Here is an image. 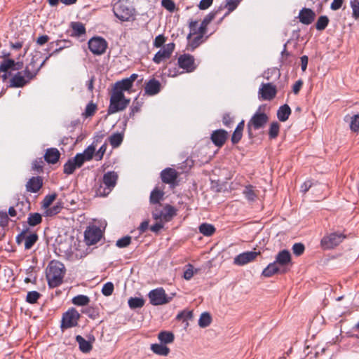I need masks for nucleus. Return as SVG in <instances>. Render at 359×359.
Here are the masks:
<instances>
[{"label": "nucleus", "instance_id": "obj_1", "mask_svg": "<svg viewBox=\"0 0 359 359\" xmlns=\"http://www.w3.org/2000/svg\"><path fill=\"white\" fill-rule=\"evenodd\" d=\"M65 274L64 264L56 260L51 261L46 269V278L49 287H56L62 283Z\"/></svg>", "mask_w": 359, "mask_h": 359}, {"label": "nucleus", "instance_id": "obj_2", "mask_svg": "<svg viewBox=\"0 0 359 359\" xmlns=\"http://www.w3.org/2000/svg\"><path fill=\"white\" fill-rule=\"evenodd\" d=\"M114 15L122 22L133 20L135 9L128 0H118L113 6Z\"/></svg>", "mask_w": 359, "mask_h": 359}, {"label": "nucleus", "instance_id": "obj_3", "mask_svg": "<svg viewBox=\"0 0 359 359\" xmlns=\"http://www.w3.org/2000/svg\"><path fill=\"white\" fill-rule=\"evenodd\" d=\"M118 180V175L114 171H109L104 174L102 183L96 187L95 193L99 196H107L114 188Z\"/></svg>", "mask_w": 359, "mask_h": 359}, {"label": "nucleus", "instance_id": "obj_4", "mask_svg": "<svg viewBox=\"0 0 359 359\" xmlns=\"http://www.w3.org/2000/svg\"><path fill=\"white\" fill-rule=\"evenodd\" d=\"M130 99H127L123 92L111 91L110 103L107 109L108 114H115L124 110L130 103Z\"/></svg>", "mask_w": 359, "mask_h": 359}, {"label": "nucleus", "instance_id": "obj_5", "mask_svg": "<svg viewBox=\"0 0 359 359\" xmlns=\"http://www.w3.org/2000/svg\"><path fill=\"white\" fill-rule=\"evenodd\" d=\"M259 110L255 113L247 124V128L250 136H252V129L259 130L263 128L269 121L268 116L264 112H259Z\"/></svg>", "mask_w": 359, "mask_h": 359}, {"label": "nucleus", "instance_id": "obj_6", "mask_svg": "<svg viewBox=\"0 0 359 359\" xmlns=\"http://www.w3.org/2000/svg\"><path fill=\"white\" fill-rule=\"evenodd\" d=\"M80 317V313L74 308L69 309L62 315L61 328L64 330L76 327Z\"/></svg>", "mask_w": 359, "mask_h": 359}, {"label": "nucleus", "instance_id": "obj_7", "mask_svg": "<svg viewBox=\"0 0 359 359\" xmlns=\"http://www.w3.org/2000/svg\"><path fill=\"white\" fill-rule=\"evenodd\" d=\"M148 297L150 303L154 306L165 304L171 300V297L167 296L164 289L162 287L151 290L148 294Z\"/></svg>", "mask_w": 359, "mask_h": 359}, {"label": "nucleus", "instance_id": "obj_8", "mask_svg": "<svg viewBox=\"0 0 359 359\" xmlns=\"http://www.w3.org/2000/svg\"><path fill=\"white\" fill-rule=\"evenodd\" d=\"M345 238L341 233H331L322 238L320 244L325 250L332 249L341 243Z\"/></svg>", "mask_w": 359, "mask_h": 359}, {"label": "nucleus", "instance_id": "obj_9", "mask_svg": "<svg viewBox=\"0 0 359 359\" xmlns=\"http://www.w3.org/2000/svg\"><path fill=\"white\" fill-rule=\"evenodd\" d=\"M100 229L96 226H88L84 232V241L87 245L97 243L102 237Z\"/></svg>", "mask_w": 359, "mask_h": 359}, {"label": "nucleus", "instance_id": "obj_10", "mask_svg": "<svg viewBox=\"0 0 359 359\" xmlns=\"http://www.w3.org/2000/svg\"><path fill=\"white\" fill-rule=\"evenodd\" d=\"M107 43L102 37H93L88 41L89 50L95 55H102L106 50Z\"/></svg>", "mask_w": 359, "mask_h": 359}, {"label": "nucleus", "instance_id": "obj_11", "mask_svg": "<svg viewBox=\"0 0 359 359\" xmlns=\"http://www.w3.org/2000/svg\"><path fill=\"white\" fill-rule=\"evenodd\" d=\"M175 43H169L160 49L153 57V62L156 64H160L161 62L170 58L175 50Z\"/></svg>", "mask_w": 359, "mask_h": 359}, {"label": "nucleus", "instance_id": "obj_12", "mask_svg": "<svg viewBox=\"0 0 359 359\" xmlns=\"http://www.w3.org/2000/svg\"><path fill=\"white\" fill-rule=\"evenodd\" d=\"M177 63L179 67L184 69L187 72H192L196 69L195 59L194 56L189 54L181 55L178 57Z\"/></svg>", "mask_w": 359, "mask_h": 359}, {"label": "nucleus", "instance_id": "obj_13", "mask_svg": "<svg viewBox=\"0 0 359 359\" xmlns=\"http://www.w3.org/2000/svg\"><path fill=\"white\" fill-rule=\"evenodd\" d=\"M259 255H260V252L247 251L242 252L234 257L233 264L237 266L245 265L254 261Z\"/></svg>", "mask_w": 359, "mask_h": 359}, {"label": "nucleus", "instance_id": "obj_14", "mask_svg": "<svg viewBox=\"0 0 359 359\" xmlns=\"http://www.w3.org/2000/svg\"><path fill=\"white\" fill-rule=\"evenodd\" d=\"M276 92V86L271 83H262L259 89V94L264 100H272L275 97Z\"/></svg>", "mask_w": 359, "mask_h": 359}, {"label": "nucleus", "instance_id": "obj_15", "mask_svg": "<svg viewBox=\"0 0 359 359\" xmlns=\"http://www.w3.org/2000/svg\"><path fill=\"white\" fill-rule=\"evenodd\" d=\"M82 165L81 158H79L78 156H75L74 158H69L65 163L63 172L65 174L71 175L76 169L81 168Z\"/></svg>", "mask_w": 359, "mask_h": 359}, {"label": "nucleus", "instance_id": "obj_16", "mask_svg": "<svg viewBox=\"0 0 359 359\" xmlns=\"http://www.w3.org/2000/svg\"><path fill=\"white\" fill-rule=\"evenodd\" d=\"M228 137V133L223 130L219 129L212 132L211 135V140L217 147H222L225 143Z\"/></svg>", "mask_w": 359, "mask_h": 359}, {"label": "nucleus", "instance_id": "obj_17", "mask_svg": "<svg viewBox=\"0 0 359 359\" xmlns=\"http://www.w3.org/2000/svg\"><path fill=\"white\" fill-rule=\"evenodd\" d=\"M274 262L280 268L285 267L291 263V254L287 250L280 251L276 256Z\"/></svg>", "mask_w": 359, "mask_h": 359}, {"label": "nucleus", "instance_id": "obj_18", "mask_svg": "<svg viewBox=\"0 0 359 359\" xmlns=\"http://www.w3.org/2000/svg\"><path fill=\"white\" fill-rule=\"evenodd\" d=\"M177 172L171 168H167L161 172V178L165 184H172L177 178Z\"/></svg>", "mask_w": 359, "mask_h": 359}, {"label": "nucleus", "instance_id": "obj_19", "mask_svg": "<svg viewBox=\"0 0 359 359\" xmlns=\"http://www.w3.org/2000/svg\"><path fill=\"white\" fill-rule=\"evenodd\" d=\"M316 14L310 8H302L299 14V21L304 25H310L315 19Z\"/></svg>", "mask_w": 359, "mask_h": 359}, {"label": "nucleus", "instance_id": "obj_20", "mask_svg": "<svg viewBox=\"0 0 359 359\" xmlns=\"http://www.w3.org/2000/svg\"><path fill=\"white\" fill-rule=\"evenodd\" d=\"M161 90V83L160 82L155 79H152L149 80L145 85L144 91L149 95H155L158 94Z\"/></svg>", "mask_w": 359, "mask_h": 359}, {"label": "nucleus", "instance_id": "obj_21", "mask_svg": "<svg viewBox=\"0 0 359 359\" xmlns=\"http://www.w3.org/2000/svg\"><path fill=\"white\" fill-rule=\"evenodd\" d=\"M42 184L43 181L41 177H32L27 182L26 189L28 191L36 193L41 188Z\"/></svg>", "mask_w": 359, "mask_h": 359}, {"label": "nucleus", "instance_id": "obj_22", "mask_svg": "<svg viewBox=\"0 0 359 359\" xmlns=\"http://www.w3.org/2000/svg\"><path fill=\"white\" fill-rule=\"evenodd\" d=\"M29 81L22 74V72H18L11 79L10 87L21 88L25 86Z\"/></svg>", "mask_w": 359, "mask_h": 359}, {"label": "nucleus", "instance_id": "obj_23", "mask_svg": "<svg viewBox=\"0 0 359 359\" xmlns=\"http://www.w3.org/2000/svg\"><path fill=\"white\" fill-rule=\"evenodd\" d=\"M286 270L281 269L274 262L269 264L262 271V276L264 277H271L276 273H285Z\"/></svg>", "mask_w": 359, "mask_h": 359}, {"label": "nucleus", "instance_id": "obj_24", "mask_svg": "<svg viewBox=\"0 0 359 359\" xmlns=\"http://www.w3.org/2000/svg\"><path fill=\"white\" fill-rule=\"evenodd\" d=\"M60 156V153L56 148L47 149L44 154V159L46 162L51 164L56 163Z\"/></svg>", "mask_w": 359, "mask_h": 359}, {"label": "nucleus", "instance_id": "obj_25", "mask_svg": "<svg viewBox=\"0 0 359 359\" xmlns=\"http://www.w3.org/2000/svg\"><path fill=\"white\" fill-rule=\"evenodd\" d=\"M95 151V147L93 144L89 145L82 153L77 154L79 158H81L82 163L88 161L93 158V154Z\"/></svg>", "mask_w": 359, "mask_h": 359}, {"label": "nucleus", "instance_id": "obj_26", "mask_svg": "<svg viewBox=\"0 0 359 359\" xmlns=\"http://www.w3.org/2000/svg\"><path fill=\"white\" fill-rule=\"evenodd\" d=\"M76 341L79 344V349L83 353H89L92 348L93 346L89 341L86 340L81 335H77L76 337Z\"/></svg>", "mask_w": 359, "mask_h": 359}, {"label": "nucleus", "instance_id": "obj_27", "mask_svg": "<svg viewBox=\"0 0 359 359\" xmlns=\"http://www.w3.org/2000/svg\"><path fill=\"white\" fill-rule=\"evenodd\" d=\"M291 114V109L287 104H283L277 111V117L281 122L286 121Z\"/></svg>", "mask_w": 359, "mask_h": 359}, {"label": "nucleus", "instance_id": "obj_28", "mask_svg": "<svg viewBox=\"0 0 359 359\" xmlns=\"http://www.w3.org/2000/svg\"><path fill=\"white\" fill-rule=\"evenodd\" d=\"M133 87V85L126 78L121 81H118L115 83L112 90L118 92H124L129 90Z\"/></svg>", "mask_w": 359, "mask_h": 359}, {"label": "nucleus", "instance_id": "obj_29", "mask_svg": "<svg viewBox=\"0 0 359 359\" xmlns=\"http://www.w3.org/2000/svg\"><path fill=\"white\" fill-rule=\"evenodd\" d=\"M50 57V55L47 56L41 62L40 65H39V59L40 57V53H36L34 55H32V59L28 64V65L31 66L32 67V70L34 71H39V69L43 66L45 62L47 61V60Z\"/></svg>", "mask_w": 359, "mask_h": 359}, {"label": "nucleus", "instance_id": "obj_30", "mask_svg": "<svg viewBox=\"0 0 359 359\" xmlns=\"http://www.w3.org/2000/svg\"><path fill=\"white\" fill-rule=\"evenodd\" d=\"M344 121H349V126L352 131L357 132L359 130V114L347 115L345 116Z\"/></svg>", "mask_w": 359, "mask_h": 359}, {"label": "nucleus", "instance_id": "obj_31", "mask_svg": "<svg viewBox=\"0 0 359 359\" xmlns=\"http://www.w3.org/2000/svg\"><path fill=\"white\" fill-rule=\"evenodd\" d=\"M151 351L159 355L166 356L170 353V348L162 344H154L151 346Z\"/></svg>", "mask_w": 359, "mask_h": 359}, {"label": "nucleus", "instance_id": "obj_32", "mask_svg": "<svg viewBox=\"0 0 359 359\" xmlns=\"http://www.w3.org/2000/svg\"><path fill=\"white\" fill-rule=\"evenodd\" d=\"M69 43H70V41H61V40H58L55 42L50 43L48 45V46H49L48 49H52L54 47V45H55L57 46V48L49 55L52 56L53 55L59 53L63 48L68 47L69 46L68 44H69Z\"/></svg>", "mask_w": 359, "mask_h": 359}, {"label": "nucleus", "instance_id": "obj_33", "mask_svg": "<svg viewBox=\"0 0 359 359\" xmlns=\"http://www.w3.org/2000/svg\"><path fill=\"white\" fill-rule=\"evenodd\" d=\"M176 215V210L170 205H166L163 208L162 219L168 222Z\"/></svg>", "mask_w": 359, "mask_h": 359}, {"label": "nucleus", "instance_id": "obj_34", "mask_svg": "<svg viewBox=\"0 0 359 359\" xmlns=\"http://www.w3.org/2000/svg\"><path fill=\"white\" fill-rule=\"evenodd\" d=\"M199 232L205 236H211L216 231L212 224L203 223L199 226Z\"/></svg>", "mask_w": 359, "mask_h": 359}, {"label": "nucleus", "instance_id": "obj_35", "mask_svg": "<svg viewBox=\"0 0 359 359\" xmlns=\"http://www.w3.org/2000/svg\"><path fill=\"white\" fill-rule=\"evenodd\" d=\"M71 27L73 31V34L76 36H81L86 33L85 26L80 22H72Z\"/></svg>", "mask_w": 359, "mask_h": 359}, {"label": "nucleus", "instance_id": "obj_36", "mask_svg": "<svg viewBox=\"0 0 359 359\" xmlns=\"http://www.w3.org/2000/svg\"><path fill=\"white\" fill-rule=\"evenodd\" d=\"M158 339L161 343L166 344L172 343L174 341L175 337L171 332L163 331L159 332Z\"/></svg>", "mask_w": 359, "mask_h": 359}, {"label": "nucleus", "instance_id": "obj_37", "mask_svg": "<svg viewBox=\"0 0 359 359\" xmlns=\"http://www.w3.org/2000/svg\"><path fill=\"white\" fill-rule=\"evenodd\" d=\"M39 236L36 233H32L29 235L26 234L25 240V248L26 250L31 249L35 243L38 241Z\"/></svg>", "mask_w": 359, "mask_h": 359}, {"label": "nucleus", "instance_id": "obj_38", "mask_svg": "<svg viewBox=\"0 0 359 359\" xmlns=\"http://www.w3.org/2000/svg\"><path fill=\"white\" fill-rule=\"evenodd\" d=\"M164 195L163 191L154 189L150 194L149 201L152 204L159 203L160 201L163 198Z\"/></svg>", "mask_w": 359, "mask_h": 359}, {"label": "nucleus", "instance_id": "obj_39", "mask_svg": "<svg viewBox=\"0 0 359 359\" xmlns=\"http://www.w3.org/2000/svg\"><path fill=\"white\" fill-rule=\"evenodd\" d=\"M72 303L76 306H86L90 302V298L83 294H79L74 297L72 300Z\"/></svg>", "mask_w": 359, "mask_h": 359}, {"label": "nucleus", "instance_id": "obj_40", "mask_svg": "<svg viewBox=\"0 0 359 359\" xmlns=\"http://www.w3.org/2000/svg\"><path fill=\"white\" fill-rule=\"evenodd\" d=\"M128 303L130 309H135L142 308L144 304V300L140 297H130Z\"/></svg>", "mask_w": 359, "mask_h": 359}, {"label": "nucleus", "instance_id": "obj_41", "mask_svg": "<svg viewBox=\"0 0 359 359\" xmlns=\"http://www.w3.org/2000/svg\"><path fill=\"white\" fill-rule=\"evenodd\" d=\"M109 143L112 147L116 148L120 146L123 140V135L119 133L113 134L109 137Z\"/></svg>", "mask_w": 359, "mask_h": 359}, {"label": "nucleus", "instance_id": "obj_42", "mask_svg": "<svg viewBox=\"0 0 359 359\" xmlns=\"http://www.w3.org/2000/svg\"><path fill=\"white\" fill-rule=\"evenodd\" d=\"M42 222V217L39 213H30L27 218V223L31 226L39 224Z\"/></svg>", "mask_w": 359, "mask_h": 359}, {"label": "nucleus", "instance_id": "obj_43", "mask_svg": "<svg viewBox=\"0 0 359 359\" xmlns=\"http://www.w3.org/2000/svg\"><path fill=\"white\" fill-rule=\"evenodd\" d=\"M211 320L212 318L210 315L207 312H204L200 316L198 320V325L201 327H206L211 323Z\"/></svg>", "mask_w": 359, "mask_h": 359}, {"label": "nucleus", "instance_id": "obj_44", "mask_svg": "<svg viewBox=\"0 0 359 359\" xmlns=\"http://www.w3.org/2000/svg\"><path fill=\"white\" fill-rule=\"evenodd\" d=\"M329 23V18L326 15H321L318 18L316 23V28L319 31L324 30Z\"/></svg>", "mask_w": 359, "mask_h": 359}, {"label": "nucleus", "instance_id": "obj_45", "mask_svg": "<svg viewBox=\"0 0 359 359\" xmlns=\"http://www.w3.org/2000/svg\"><path fill=\"white\" fill-rule=\"evenodd\" d=\"M82 313L87 315L90 318L95 319L99 316L98 310L94 307L88 306L81 310Z\"/></svg>", "mask_w": 359, "mask_h": 359}, {"label": "nucleus", "instance_id": "obj_46", "mask_svg": "<svg viewBox=\"0 0 359 359\" xmlns=\"http://www.w3.org/2000/svg\"><path fill=\"white\" fill-rule=\"evenodd\" d=\"M243 194L245 198L250 201H255L257 197V194L254 191V187L252 185L246 186L243 191Z\"/></svg>", "mask_w": 359, "mask_h": 359}, {"label": "nucleus", "instance_id": "obj_47", "mask_svg": "<svg viewBox=\"0 0 359 359\" xmlns=\"http://www.w3.org/2000/svg\"><path fill=\"white\" fill-rule=\"evenodd\" d=\"M15 62L12 59L3 60L0 64V71L6 72L9 69L14 70Z\"/></svg>", "mask_w": 359, "mask_h": 359}, {"label": "nucleus", "instance_id": "obj_48", "mask_svg": "<svg viewBox=\"0 0 359 359\" xmlns=\"http://www.w3.org/2000/svg\"><path fill=\"white\" fill-rule=\"evenodd\" d=\"M280 124L276 122H272L270 125L269 135L271 139H275L279 133Z\"/></svg>", "mask_w": 359, "mask_h": 359}, {"label": "nucleus", "instance_id": "obj_49", "mask_svg": "<svg viewBox=\"0 0 359 359\" xmlns=\"http://www.w3.org/2000/svg\"><path fill=\"white\" fill-rule=\"evenodd\" d=\"M140 111V105L137 102L135 104H133L130 107V111L128 115L123 116L125 125L130 118H133L134 115Z\"/></svg>", "mask_w": 359, "mask_h": 359}, {"label": "nucleus", "instance_id": "obj_50", "mask_svg": "<svg viewBox=\"0 0 359 359\" xmlns=\"http://www.w3.org/2000/svg\"><path fill=\"white\" fill-rule=\"evenodd\" d=\"M40 297L41 294L37 291H30L27 292L26 301L29 304H34L37 302Z\"/></svg>", "mask_w": 359, "mask_h": 359}, {"label": "nucleus", "instance_id": "obj_51", "mask_svg": "<svg viewBox=\"0 0 359 359\" xmlns=\"http://www.w3.org/2000/svg\"><path fill=\"white\" fill-rule=\"evenodd\" d=\"M197 271L198 269H194V266L189 264L187 266V269L184 272L183 277L184 279L189 280Z\"/></svg>", "mask_w": 359, "mask_h": 359}, {"label": "nucleus", "instance_id": "obj_52", "mask_svg": "<svg viewBox=\"0 0 359 359\" xmlns=\"http://www.w3.org/2000/svg\"><path fill=\"white\" fill-rule=\"evenodd\" d=\"M131 237L129 236H126L116 241V245L118 248H126L130 244Z\"/></svg>", "mask_w": 359, "mask_h": 359}, {"label": "nucleus", "instance_id": "obj_53", "mask_svg": "<svg viewBox=\"0 0 359 359\" xmlns=\"http://www.w3.org/2000/svg\"><path fill=\"white\" fill-rule=\"evenodd\" d=\"M62 209V203H57L55 205H53L51 208H49L46 210V215L48 216H53V215H57V213H59L61 211Z\"/></svg>", "mask_w": 359, "mask_h": 359}, {"label": "nucleus", "instance_id": "obj_54", "mask_svg": "<svg viewBox=\"0 0 359 359\" xmlns=\"http://www.w3.org/2000/svg\"><path fill=\"white\" fill-rule=\"evenodd\" d=\"M351 7L353 18L355 20L359 19V1L358 0L351 1Z\"/></svg>", "mask_w": 359, "mask_h": 359}, {"label": "nucleus", "instance_id": "obj_55", "mask_svg": "<svg viewBox=\"0 0 359 359\" xmlns=\"http://www.w3.org/2000/svg\"><path fill=\"white\" fill-rule=\"evenodd\" d=\"M114 284L111 282H107L104 284L102 288V293L104 296H110L114 292Z\"/></svg>", "mask_w": 359, "mask_h": 359}, {"label": "nucleus", "instance_id": "obj_56", "mask_svg": "<svg viewBox=\"0 0 359 359\" xmlns=\"http://www.w3.org/2000/svg\"><path fill=\"white\" fill-rule=\"evenodd\" d=\"M292 250L294 255L300 256L304 253L305 247L302 243H296L292 245Z\"/></svg>", "mask_w": 359, "mask_h": 359}, {"label": "nucleus", "instance_id": "obj_57", "mask_svg": "<svg viewBox=\"0 0 359 359\" xmlns=\"http://www.w3.org/2000/svg\"><path fill=\"white\" fill-rule=\"evenodd\" d=\"M39 71L32 70V67L29 65H27L25 69L22 72V74L28 79V81L32 80L37 74Z\"/></svg>", "mask_w": 359, "mask_h": 359}, {"label": "nucleus", "instance_id": "obj_58", "mask_svg": "<svg viewBox=\"0 0 359 359\" xmlns=\"http://www.w3.org/2000/svg\"><path fill=\"white\" fill-rule=\"evenodd\" d=\"M203 38V34H199L196 36L193 39L191 40V38L189 40V46L191 48V50H193L196 48H197L201 43V40Z\"/></svg>", "mask_w": 359, "mask_h": 359}, {"label": "nucleus", "instance_id": "obj_59", "mask_svg": "<svg viewBox=\"0 0 359 359\" xmlns=\"http://www.w3.org/2000/svg\"><path fill=\"white\" fill-rule=\"evenodd\" d=\"M161 6L169 12H173L175 9V4L172 0H162Z\"/></svg>", "mask_w": 359, "mask_h": 359}, {"label": "nucleus", "instance_id": "obj_60", "mask_svg": "<svg viewBox=\"0 0 359 359\" xmlns=\"http://www.w3.org/2000/svg\"><path fill=\"white\" fill-rule=\"evenodd\" d=\"M43 164L42 158L36 159L32 163V170L37 172H41L43 171Z\"/></svg>", "mask_w": 359, "mask_h": 359}, {"label": "nucleus", "instance_id": "obj_61", "mask_svg": "<svg viewBox=\"0 0 359 359\" xmlns=\"http://www.w3.org/2000/svg\"><path fill=\"white\" fill-rule=\"evenodd\" d=\"M56 197L57 194L55 193L46 196L44 199L43 200V207L45 208H48L53 202V201L56 198Z\"/></svg>", "mask_w": 359, "mask_h": 359}, {"label": "nucleus", "instance_id": "obj_62", "mask_svg": "<svg viewBox=\"0 0 359 359\" xmlns=\"http://www.w3.org/2000/svg\"><path fill=\"white\" fill-rule=\"evenodd\" d=\"M97 109L96 104L93 102H89L86 107L85 114L86 116H91L95 112Z\"/></svg>", "mask_w": 359, "mask_h": 359}, {"label": "nucleus", "instance_id": "obj_63", "mask_svg": "<svg viewBox=\"0 0 359 359\" xmlns=\"http://www.w3.org/2000/svg\"><path fill=\"white\" fill-rule=\"evenodd\" d=\"M240 0H226V7L229 12L234 11L238 6Z\"/></svg>", "mask_w": 359, "mask_h": 359}, {"label": "nucleus", "instance_id": "obj_64", "mask_svg": "<svg viewBox=\"0 0 359 359\" xmlns=\"http://www.w3.org/2000/svg\"><path fill=\"white\" fill-rule=\"evenodd\" d=\"M165 42V37L163 34H159L156 36L154 41V46L160 48Z\"/></svg>", "mask_w": 359, "mask_h": 359}]
</instances>
